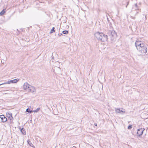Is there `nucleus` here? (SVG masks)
Listing matches in <instances>:
<instances>
[{
	"label": "nucleus",
	"mask_w": 148,
	"mask_h": 148,
	"mask_svg": "<svg viewBox=\"0 0 148 148\" xmlns=\"http://www.w3.org/2000/svg\"><path fill=\"white\" fill-rule=\"evenodd\" d=\"M95 37L99 40L106 42L108 41V38L107 35L101 32H97L94 34Z\"/></svg>",
	"instance_id": "f257e3e1"
},
{
	"label": "nucleus",
	"mask_w": 148,
	"mask_h": 148,
	"mask_svg": "<svg viewBox=\"0 0 148 148\" xmlns=\"http://www.w3.org/2000/svg\"><path fill=\"white\" fill-rule=\"evenodd\" d=\"M23 89L26 92H35L36 91V88L31 86L27 83H25L23 85Z\"/></svg>",
	"instance_id": "f03ea898"
},
{
	"label": "nucleus",
	"mask_w": 148,
	"mask_h": 148,
	"mask_svg": "<svg viewBox=\"0 0 148 148\" xmlns=\"http://www.w3.org/2000/svg\"><path fill=\"white\" fill-rule=\"evenodd\" d=\"M147 49L145 45L143 43H139V54L140 55L144 54L147 52Z\"/></svg>",
	"instance_id": "7ed1b4c3"
},
{
	"label": "nucleus",
	"mask_w": 148,
	"mask_h": 148,
	"mask_svg": "<svg viewBox=\"0 0 148 148\" xmlns=\"http://www.w3.org/2000/svg\"><path fill=\"white\" fill-rule=\"evenodd\" d=\"M109 34L111 36L112 40H114L117 37V34L114 30H112L110 31L109 32Z\"/></svg>",
	"instance_id": "20e7f679"
},
{
	"label": "nucleus",
	"mask_w": 148,
	"mask_h": 148,
	"mask_svg": "<svg viewBox=\"0 0 148 148\" xmlns=\"http://www.w3.org/2000/svg\"><path fill=\"white\" fill-rule=\"evenodd\" d=\"M19 79H14L12 80L8 81L7 82H5L2 84H10L16 83L18 81Z\"/></svg>",
	"instance_id": "39448f33"
},
{
	"label": "nucleus",
	"mask_w": 148,
	"mask_h": 148,
	"mask_svg": "<svg viewBox=\"0 0 148 148\" xmlns=\"http://www.w3.org/2000/svg\"><path fill=\"white\" fill-rule=\"evenodd\" d=\"M115 111L116 113H120L121 112L125 113V109H120L119 108H115Z\"/></svg>",
	"instance_id": "423d86ee"
},
{
	"label": "nucleus",
	"mask_w": 148,
	"mask_h": 148,
	"mask_svg": "<svg viewBox=\"0 0 148 148\" xmlns=\"http://www.w3.org/2000/svg\"><path fill=\"white\" fill-rule=\"evenodd\" d=\"M6 115L7 116L9 119L10 120H13V118L12 116V114L11 112H7Z\"/></svg>",
	"instance_id": "0eeeda50"
},
{
	"label": "nucleus",
	"mask_w": 148,
	"mask_h": 148,
	"mask_svg": "<svg viewBox=\"0 0 148 148\" xmlns=\"http://www.w3.org/2000/svg\"><path fill=\"white\" fill-rule=\"evenodd\" d=\"M0 118L1 119L2 122L4 123L7 121V119L5 117L4 115H0Z\"/></svg>",
	"instance_id": "6e6552de"
},
{
	"label": "nucleus",
	"mask_w": 148,
	"mask_h": 148,
	"mask_svg": "<svg viewBox=\"0 0 148 148\" xmlns=\"http://www.w3.org/2000/svg\"><path fill=\"white\" fill-rule=\"evenodd\" d=\"M145 130V129L144 128H139V137L143 134Z\"/></svg>",
	"instance_id": "1a4fd4ad"
},
{
	"label": "nucleus",
	"mask_w": 148,
	"mask_h": 148,
	"mask_svg": "<svg viewBox=\"0 0 148 148\" xmlns=\"http://www.w3.org/2000/svg\"><path fill=\"white\" fill-rule=\"evenodd\" d=\"M21 132L24 135H25L26 134V132L25 129L23 128L21 129Z\"/></svg>",
	"instance_id": "9d476101"
},
{
	"label": "nucleus",
	"mask_w": 148,
	"mask_h": 148,
	"mask_svg": "<svg viewBox=\"0 0 148 148\" xmlns=\"http://www.w3.org/2000/svg\"><path fill=\"white\" fill-rule=\"evenodd\" d=\"M27 142L28 143L31 147H34V145L30 141V140H28L27 141Z\"/></svg>",
	"instance_id": "9b49d317"
},
{
	"label": "nucleus",
	"mask_w": 148,
	"mask_h": 148,
	"mask_svg": "<svg viewBox=\"0 0 148 148\" xmlns=\"http://www.w3.org/2000/svg\"><path fill=\"white\" fill-rule=\"evenodd\" d=\"M26 112L29 113H31L32 112H33V111L30 110V108H28L26 109Z\"/></svg>",
	"instance_id": "f8f14e48"
},
{
	"label": "nucleus",
	"mask_w": 148,
	"mask_h": 148,
	"mask_svg": "<svg viewBox=\"0 0 148 148\" xmlns=\"http://www.w3.org/2000/svg\"><path fill=\"white\" fill-rule=\"evenodd\" d=\"M135 45L137 49H138V46H139L138 42V41H136V42L135 43Z\"/></svg>",
	"instance_id": "ddd939ff"
},
{
	"label": "nucleus",
	"mask_w": 148,
	"mask_h": 148,
	"mask_svg": "<svg viewBox=\"0 0 148 148\" xmlns=\"http://www.w3.org/2000/svg\"><path fill=\"white\" fill-rule=\"evenodd\" d=\"M55 28L54 27H53L52 29L51 30L50 32V34H51L53 32H55V30H54Z\"/></svg>",
	"instance_id": "4468645a"
},
{
	"label": "nucleus",
	"mask_w": 148,
	"mask_h": 148,
	"mask_svg": "<svg viewBox=\"0 0 148 148\" xmlns=\"http://www.w3.org/2000/svg\"><path fill=\"white\" fill-rule=\"evenodd\" d=\"M40 110V108H38L36 110H33V112H38Z\"/></svg>",
	"instance_id": "2eb2a0df"
},
{
	"label": "nucleus",
	"mask_w": 148,
	"mask_h": 148,
	"mask_svg": "<svg viewBox=\"0 0 148 148\" xmlns=\"http://www.w3.org/2000/svg\"><path fill=\"white\" fill-rule=\"evenodd\" d=\"M5 12V11L4 10H3L0 13V15H3Z\"/></svg>",
	"instance_id": "dca6fc26"
},
{
	"label": "nucleus",
	"mask_w": 148,
	"mask_h": 148,
	"mask_svg": "<svg viewBox=\"0 0 148 148\" xmlns=\"http://www.w3.org/2000/svg\"><path fill=\"white\" fill-rule=\"evenodd\" d=\"M62 33L64 34H67L68 33V31L65 30L64 31L62 32Z\"/></svg>",
	"instance_id": "f3484780"
},
{
	"label": "nucleus",
	"mask_w": 148,
	"mask_h": 148,
	"mask_svg": "<svg viewBox=\"0 0 148 148\" xmlns=\"http://www.w3.org/2000/svg\"><path fill=\"white\" fill-rule=\"evenodd\" d=\"M132 128V125H130L128 126L127 129L129 130H130V129H131Z\"/></svg>",
	"instance_id": "a211bd4d"
},
{
	"label": "nucleus",
	"mask_w": 148,
	"mask_h": 148,
	"mask_svg": "<svg viewBox=\"0 0 148 148\" xmlns=\"http://www.w3.org/2000/svg\"><path fill=\"white\" fill-rule=\"evenodd\" d=\"M144 113H142L141 114V117H142V116L143 114Z\"/></svg>",
	"instance_id": "6ab92c4d"
},
{
	"label": "nucleus",
	"mask_w": 148,
	"mask_h": 148,
	"mask_svg": "<svg viewBox=\"0 0 148 148\" xmlns=\"http://www.w3.org/2000/svg\"><path fill=\"white\" fill-rule=\"evenodd\" d=\"M139 43H142V42H141L140 41H139Z\"/></svg>",
	"instance_id": "aec40b11"
},
{
	"label": "nucleus",
	"mask_w": 148,
	"mask_h": 148,
	"mask_svg": "<svg viewBox=\"0 0 148 148\" xmlns=\"http://www.w3.org/2000/svg\"><path fill=\"white\" fill-rule=\"evenodd\" d=\"M62 34H60V36Z\"/></svg>",
	"instance_id": "412c9836"
},
{
	"label": "nucleus",
	"mask_w": 148,
	"mask_h": 148,
	"mask_svg": "<svg viewBox=\"0 0 148 148\" xmlns=\"http://www.w3.org/2000/svg\"><path fill=\"white\" fill-rule=\"evenodd\" d=\"M2 84H0V85H2Z\"/></svg>",
	"instance_id": "4be33fe9"
},
{
	"label": "nucleus",
	"mask_w": 148,
	"mask_h": 148,
	"mask_svg": "<svg viewBox=\"0 0 148 148\" xmlns=\"http://www.w3.org/2000/svg\"><path fill=\"white\" fill-rule=\"evenodd\" d=\"M137 131H139V129H138V130H137Z\"/></svg>",
	"instance_id": "5701e85b"
}]
</instances>
